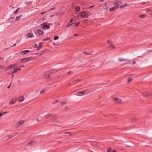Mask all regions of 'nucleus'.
Returning <instances> with one entry per match:
<instances>
[{
	"label": "nucleus",
	"instance_id": "1",
	"mask_svg": "<svg viewBox=\"0 0 152 152\" xmlns=\"http://www.w3.org/2000/svg\"><path fill=\"white\" fill-rule=\"evenodd\" d=\"M80 15L83 18H87L89 15L88 12L86 11H83L80 14Z\"/></svg>",
	"mask_w": 152,
	"mask_h": 152
},
{
	"label": "nucleus",
	"instance_id": "2",
	"mask_svg": "<svg viewBox=\"0 0 152 152\" xmlns=\"http://www.w3.org/2000/svg\"><path fill=\"white\" fill-rule=\"evenodd\" d=\"M17 64L13 65H12L11 66H10L9 67V69H12L13 67H14L15 68L14 69L13 72H12V71H10L11 72H12L11 73L12 74V75H13H13H12V74L13 73H16V72H17V71H18L17 69H15V68L16 67H17Z\"/></svg>",
	"mask_w": 152,
	"mask_h": 152
},
{
	"label": "nucleus",
	"instance_id": "3",
	"mask_svg": "<svg viewBox=\"0 0 152 152\" xmlns=\"http://www.w3.org/2000/svg\"><path fill=\"white\" fill-rule=\"evenodd\" d=\"M33 58L31 57H27L26 58H23L21 59V63H23L26 62L30 61V60H32Z\"/></svg>",
	"mask_w": 152,
	"mask_h": 152
},
{
	"label": "nucleus",
	"instance_id": "4",
	"mask_svg": "<svg viewBox=\"0 0 152 152\" xmlns=\"http://www.w3.org/2000/svg\"><path fill=\"white\" fill-rule=\"evenodd\" d=\"M51 73L49 72H47L44 74V77L46 79H48L50 77Z\"/></svg>",
	"mask_w": 152,
	"mask_h": 152
},
{
	"label": "nucleus",
	"instance_id": "5",
	"mask_svg": "<svg viewBox=\"0 0 152 152\" xmlns=\"http://www.w3.org/2000/svg\"><path fill=\"white\" fill-rule=\"evenodd\" d=\"M113 100L117 104H121L122 102V101L121 99L116 98H113Z\"/></svg>",
	"mask_w": 152,
	"mask_h": 152
},
{
	"label": "nucleus",
	"instance_id": "6",
	"mask_svg": "<svg viewBox=\"0 0 152 152\" xmlns=\"http://www.w3.org/2000/svg\"><path fill=\"white\" fill-rule=\"evenodd\" d=\"M23 120H21L18 121L16 123V126H19L22 124L24 122Z\"/></svg>",
	"mask_w": 152,
	"mask_h": 152
},
{
	"label": "nucleus",
	"instance_id": "7",
	"mask_svg": "<svg viewBox=\"0 0 152 152\" xmlns=\"http://www.w3.org/2000/svg\"><path fill=\"white\" fill-rule=\"evenodd\" d=\"M118 60L119 61H127V63H129L130 61V60H128L127 59H123V58L119 59H118Z\"/></svg>",
	"mask_w": 152,
	"mask_h": 152
},
{
	"label": "nucleus",
	"instance_id": "8",
	"mask_svg": "<svg viewBox=\"0 0 152 152\" xmlns=\"http://www.w3.org/2000/svg\"><path fill=\"white\" fill-rule=\"evenodd\" d=\"M20 133L19 132H17L14 133L12 135H10L9 136V138H11L12 137H13L18 134Z\"/></svg>",
	"mask_w": 152,
	"mask_h": 152
},
{
	"label": "nucleus",
	"instance_id": "9",
	"mask_svg": "<svg viewBox=\"0 0 152 152\" xmlns=\"http://www.w3.org/2000/svg\"><path fill=\"white\" fill-rule=\"evenodd\" d=\"M86 91H79L77 93V95L78 96H81L84 94L85 93Z\"/></svg>",
	"mask_w": 152,
	"mask_h": 152
},
{
	"label": "nucleus",
	"instance_id": "10",
	"mask_svg": "<svg viewBox=\"0 0 152 152\" xmlns=\"http://www.w3.org/2000/svg\"><path fill=\"white\" fill-rule=\"evenodd\" d=\"M150 93L149 92H146L143 93L142 95L145 97H147L149 95H150Z\"/></svg>",
	"mask_w": 152,
	"mask_h": 152
},
{
	"label": "nucleus",
	"instance_id": "11",
	"mask_svg": "<svg viewBox=\"0 0 152 152\" xmlns=\"http://www.w3.org/2000/svg\"><path fill=\"white\" fill-rule=\"evenodd\" d=\"M54 117V116L51 114H48L45 116V118H53Z\"/></svg>",
	"mask_w": 152,
	"mask_h": 152
},
{
	"label": "nucleus",
	"instance_id": "12",
	"mask_svg": "<svg viewBox=\"0 0 152 152\" xmlns=\"http://www.w3.org/2000/svg\"><path fill=\"white\" fill-rule=\"evenodd\" d=\"M35 142L34 141L31 140L29 143H28V144H27V146L31 145H33Z\"/></svg>",
	"mask_w": 152,
	"mask_h": 152
},
{
	"label": "nucleus",
	"instance_id": "13",
	"mask_svg": "<svg viewBox=\"0 0 152 152\" xmlns=\"http://www.w3.org/2000/svg\"><path fill=\"white\" fill-rule=\"evenodd\" d=\"M33 34L32 33H28L27 34L28 38H31L33 37Z\"/></svg>",
	"mask_w": 152,
	"mask_h": 152
},
{
	"label": "nucleus",
	"instance_id": "14",
	"mask_svg": "<svg viewBox=\"0 0 152 152\" xmlns=\"http://www.w3.org/2000/svg\"><path fill=\"white\" fill-rule=\"evenodd\" d=\"M108 43H109V47L110 48L113 49L115 48L114 45L111 42H110L109 41H108Z\"/></svg>",
	"mask_w": 152,
	"mask_h": 152
},
{
	"label": "nucleus",
	"instance_id": "15",
	"mask_svg": "<svg viewBox=\"0 0 152 152\" xmlns=\"http://www.w3.org/2000/svg\"><path fill=\"white\" fill-rule=\"evenodd\" d=\"M29 51H30L28 50H24L20 52V54L21 55H23L28 52Z\"/></svg>",
	"mask_w": 152,
	"mask_h": 152
},
{
	"label": "nucleus",
	"instance_id": "16",
	"mask_svg": "<svg viewBox=\"0 0 152 152\" xmlns=\"http://www.w3.org/2000/svg\"><path fill=\"white\" fill-rule=\"evenodd\" d=\"M43 24L44 25V27H45V29L46 28H47V29H49L50 27V26L49 25H47V23H46L45 22H44L43 23Z\"/></svg>",
	"mask_w": 152,
	"mask_h": 152
},
{
	"label": "nucleus",
	"instance_id": "17",
	"mask_svg": "<svg viewBox=\"0 0 152 152\" xmlns=\"http://www.w3.org/2000/svg\"><path fill=\"white\" fill-rule=\"evenodd\" d=\"M22 15L20 14L19 15L17 16L16 17V18L15 19V20L16 21H18L21 19V18Z\"/></svg>",
	"mask_w": 152,
	"mask_h": 152
},
{
	"label": "nucleus",
	"instance_id": "18",
	"mask_svg": "<svg viewBox=\"0 0 152 152\" xmlns=\"http://www.w3.org/2000/svg\"><path fill=\"white\" fill-rule=\"evenodd\" d=\"M37 32L39 35H41L43 33V31L41 29H39L38 30Z\"/></svg>",
	"mask_w": 152,
	"mask_h": 152
},
{
	"label": "nucleus",
	"instance_id": "19",
	"mask_svg": "<svg viewBox=\"0 0 152 152\" xmlns=\"http://www.w3.org/2000/svg\"><path fill=\"white\" fill-rule=\"evenodd\" d=\"M75 9L76 11L77 12H79L80 11V8L79 6H77L75 7Z\"/></svg>",
	"mask_w": 152,
	"mask_h": 152
},
{
	"label": "nucleus",
	"instance_id": "20",
	"mask_svg": "<svg viewBox=\"0 0 152 152\" xmlns=\"http://www.w3.org/2000/svg\"><path fill=\"white\" fill-rule=\"evenodd\" d=\"M16 101L14 99H12L10 102V104L12 105L15 103Z\"/></svg>",
	"mask_w": 152,
	"mask_h": 152
},
{
	"label": "nucleus",
	"instance_id": "21",
	"mask_svg": "<svg viewBox=\"0 0 152 152\" xmlns=\"http://www.w3.org/2000/svg\"><path fill=\"white\" fill-rule=\"evenodd\" d=\"M114 7H115L114 8H115V9H117L118 8V4L116 3H114Z\"/></svg>",
	"mask_w": 152,
	"mask_h": 152
},
{
	"label": "nucleus",
	"instance_id": "22",
	"mask_svg": "<svg viewBox=\"0 0 152 152\" xmlns=\"http://www.w3.org/2000/svg\"><path fill=\"white\" fill-rule=\"evenodd\" d=\"M44 52H45V51L43 50L42 52H41L39 53H36V54L38 55L39 56H40L42 55L44 53Z\"/></svg>",
	"mask_w": 152,
	"mask_h": 152
},
{
	"label": "nucleus",
	"instance_id": "23",
	"mask_svg": "<svg viewBox=\"0 0 152 152\" xmlns=\"http://www.w3.org/2000/svg\"><path fill=\"white\" fill-rule=\"evenodd\" d=\"M24 100V98L23 97H22L19 98V102H21L23 101Z\"/></svg>",
	"mask_w": 152,
	"mask_h": 152
},
{
	"label": "nucleus",
	"instance_id": "24",
	"mask_svg": "<svg viewBox=\"0 0 152 152\" xmlns=\"http://www.w3.org/2000/svg\"><path fill=\"white\" fill-rule=\"evenodd\" d=\"M65 133L68 134V135H67L68 136H72V134H71L70 132H67Z\"/></svg>",
	"mask_w": 152,
	"mask_h": 152
},
{
	"label": "nucleus",
	"instance_id": "25",
	"mask_svg": "<svg viewBox=\"0 0 152 152\" xmlns=\"http://www.w3.org/2000/svg\"><path fill=\"white\" fill-rule=\"evenodd\" d=\"M116 10L115 9V8L114 7H111L109 9V11L110 12H112L113 11H114L115 10Z\"/></svg>",
	"mask_w": 152,
	"mask_h": 152
},
{
	"label": "nucleus",
	"instance_id": "26",
	"mask_svg": "<svg viewBox=\"0 0 152 152\" xmlns=\"http://www.w3.org/2000/svg\"><path fill=\"white\" fill-rule=\"evenodd\" d=\"M65 102H61V105H63V106L65 108H66V105L65 106L64 105H63V104H65Z\"/></svg>",
	"mask_w": 152,
	"mask_h": 152
},
{
	"label": "nucleus",
	"instance_id": "27",
	"mask_svg": "<svg viewBox=\"0 0 152 152\" xmlns=\"http://www.w3.org/2000/svg\"><path fill=\"white\" fill-rule=\"evenodd\" d=\"M145 16V15H139V17L140 18H143Z\"/></svg>",
	"mask_w": 152,
	"mask_h": 152
},
{
	"label": "nucleus",
	"instance_id": "28",
	"mask_svg": "<svg viewBox=\"0 0 152 152\" xmlns=\"http://www.w3.org/2000/svg\"><path fill=\"white\" fill-rule=\"evenodd\" d=\"M73 23L75 24V25L76 26H78L80 24V23L77 22V23Z\"/></svg>",
	"mask_w": 152,
	"mask_h": 152
},
{
	"label": "nucleus",
	"instance_id": "29",
	"mask_svg": "<svg viewBox=\"0 0 152 152\" xmlns=\"http://www.w3.org/2000/svg\"><path fill=\"white\" fill-rule=\"evenodd\" d=\"M73 23H71V22H69L68 25H67V27H68L69 26H71L72 25V24Z\"/></svg>",
	"mask_w": 152,
	"mask_h": 152
},
{
	"label": "nucleus",
	"instance_id": "30",
	"mask_svg": "<svg viewBox=\"0 0 152 152\" xmlns=\"http://www.w3.org/2000/svg\"><path fill=\"white\" fill-rule=\"evenodd\" d=\"M19 9V8H18V9H16L15 10L14 12V14H17V13L18 12V10Z\"/></svg>",
	"mask_w": 152,
	"mask_h": 152
},
{
	"label": "nucleus",
	"instance_id": "31",
	"mask_svg": "<svg viewBox=\"0 0 152 152\" xmlns=\"http://www.w3.org/2000/svg\"><path fill=\"white\" fill-rule=\"evenodd\" d=\"M59 38V37L58 36H55L54 38V40H56L58 39Z\"/></svg>",
	"mask_w": 152,
	"mask_h": 152
},
{
	"label": "nucleus",
	"instance_id": "32",
	"mask_svg": "<svg viewBox=\"0 0 152 152\" xmlns=\"http://www.w3.org/2000/svg\"><path fill=\"white\" fill-rule=\"evenodd\" d=\"M127 5V4H123V5H122L121 7V8H123L124 7H125V6H126Z\"/></svg>",
	"mask_w": 152,
	"mask_h": 152
},
{
	"label": "nucleus",
	"instance_id": "33",
	"mask_svg": "<svg viewBox=\"0 0 152 152\" xmlns=\"http://www.w3.org/2000/svg\"><path fill=\"white\" fill-rule=\"evenodd\" d=\"M50 39V38H46L45 39H44L42 40V41H45L48 40H49Z\"/></svg>",
	"mask_w": 152,
	"mask_h": 152
},
{
	"label": "nucleus",
	"instance_id": "34",
	"mask_svg": "<svg viewBox=\"0 0 152 152\" xmlns=\"http://www.w3.org/2000/svg\"><path fill=\"white\" fill-rule=\"evenodd\" d=\"M42 43H39V46H38V47L39 48H42Z\"/></svg>",
	"mask_w": 152,
	"mask_h": 152
},
{
	"label": "nucleus",
	"instance_id": "35",
	"mask_svg": "<svg viewBox=\"0 0 152 152\" xmlns=\"http://www.w3.org/2000/svg\"><path fill=\"white\" fill-rule=\"evenodd\" d=\"M45 92V90H42L40 92V94H42L44 93Z\"/></svg>",
	"mask_w": 152,
	"mask_h": 152
},
{
	"label": "nucleus",
	"instance_id": "36",
	"mask_svg": "<svg viewBox=\"0 0 152 152\" xmlns=\"http://www.w3.org/2000/svg\"><path fill=\"white\" fill-rule=\"evenodd\" d=\"M132 78H128L127 82H128V83L129 82H130L131 81H132Z\"/></svg>",
	"mask_w": 152,
	"mask_h": 152
},
{
	"label": "nucleus",
	"instance_id": "37",
	"mask_svg": "<svg viewBox=\"0 0 152 152\" xmlns=\"http://www.w3.org/2000/svg\"><path fill=\"white\" fill-rule=\"evenodd\" d=\"M112 151L111 148H109V149L107 151V152H110Z\"/></svg>",
	"mask_w": 152,
	"mask_h": 152
},
{
	"label": "nucleus",
	"instance_id": "38",
	"mask_svg": "<svg viewBox=\"0 0 152 152\" xmlns=\"http://www.w3.org/2000/svg\"><path fill=\"white\" fill-rule=\"evenodd\" d=\"M78 34H75L74 36H73V37H76V36H78Z\"/></svg>",
	"mask_w": 152,
	"mask_h": 152
},
{
	"label": "nucleus",
	"instance_id": "39",
	"mask_svg": "<svg viewBox=\"0 0 152 152\" xmlns=\"http://www.w3.org/2000/svg\"><path fill=\"white\" fill-rule=\"evenodd\" d=\"M42 28L43 29H45V27H44V25H43V26L41 28Z\"/></svg>",
	"mask_w": 152,
	"mask_h": 152
},
{
	"label": "nucleus",
	"instance_id": "40",
	"mask_svg": "<svg viewBox=\"0 0 152 152\" xmlns=\"http://www.w3.org/2000/svg\"><path fill=\"white\" fill-rule=\"evenodd\" d=\"M46 12H42L40 14L41 15H42V14H44V13H45Z\"/></svg>",
	"mask_w": 152,
	"mask_h": 152
},
{
	"label": "nucleus",
	"instance_id": "41",
	"mask_svg": "<svg viewBox=\"0 0 152 152\" xmlns=\"http://www.w3.org/2000/svg\"><path fill=\"white\" fill-rule=\"evenodd\" d=\"M112 152H118L117 151L115 150V149H113V151H112Z\"/></svg>",
	"mask_w": 152,
	"mask_h": 152
},
{
	"label": "nucleus",
	"instance_id": "42",
	"mask_svg": "<svg viewBox=\"0 0 152 152\" xmlns=\"http://www.w3.org/2000/svg\"><path fill=\"white\" fill-rule=\"evenodd\" d=\"M3 67V66L2 65H1L0 64V68L1 69Z\"/></svg>",
	"mask_w": 152,
	"mask_h": 152
},
{
	"label": "nucleus",
	"instance_id": "43",
	"mask_svg": "<svg viewBox=\"0 0 152 152\" xmlns=\"http://www.w3.org/2000/svg\"><path fill=\"white\" fill-rule=\"evenodd\" d=\"M72 21H73V19H71L69 22H71V23H73Z\"/></svg>",
	"mask_w": 152,
	"mask_h": 152
},
{
	"label": "nucleus",
	"instance_id": "44",
	"mask_svg": "<svg viewBox=\"0 0 152 152\" xmlns=\"http://www.w3.org/2000/svg\"><path fill=\"white\" fill-rule=\"evenodd\" d=\"M71 71H69L67 73V74L69 75L71 73Z\"/></svg>",
	"mask_w": 152,
	"mask_h": 152
},
{
	"label": "nucleus",
	"instance_id": "45",
	"mask_svg": "<svg viewBox=\"0 0 152 152\" xmlns=\"http://www.w3.org/2000/svg\"><path fill=\"white\" fill-rule=\"evenodd\" d=\"M10 86H11V85H10L7 87V88L8 89H9L10 88Z\"/></svg>",
	"mask_w": 152,
	"mask_h": 152
},
{
	"label": "nucleus",
	"instance_id": "46",
	"mask_svg": "<svg viewBox=\"0 0 152 152\" xmlns=\"http://www.w3.org/2000/svg\"><path fill=\"white\" fill-rule=\"evenodd\" d=\"M40 49V48L38 47L37 50H39Z\"/></svg>",
	"mask_w": 152,
	"mask_h": 152
},
{
	"label": "nucleus",
	"instance_id": "47",
	"mask_svg": "<svg viewBox=\"0 0 152 152\" xmlns=\"http://www.w3.org/2000/svg\"><path fill=\"white\" fill-rule=\"evenodd\" d=\"M16 43H15L12 46V47L15 46H16Z\"/></svg>",
	"mask_w": 152,
	"mask_h": 152
},
{
	"label": "nucleus",
	"instance_id": "48",
	"mask_svg": "<svg viewBox=\"0 0 152 152\" xmlns=\"http://www.w3.org/2000/svg\"><path fill=\"white\" fill-rule=\"evenodd\" d=\"M135 63H136L135 61H133V64H135Z\"/></svg>",
	"mask_w": 152,
	"mask_h": 152
},
{
	"label": "nucleus",
	"instance_id": "49",
	"mask_svg": "<svg viewBox=\"0 0 152 152\" xmlns=\"http://www.w3.org/2000/svg\"><path fill=\"white\" fill-rule=\"evenodd\" d=\"M7 113V112H3L2 114H4H4H6V113Z\"/></svg>",
	"mask_w": 152,
	"mask_h": 152
},
{
	"label": "nucleus",
	"instance_id": "50",
	"mask_svg": "<svg viewBox=\"0 0 152 152\" xmlns=\"http://www.w3.org/2000/svg\"><path fill=\"white\" fill-rule=\"evenodd\" d=\"M89 141H93V139H91V140H89Z\"/></svg>",
	"mask_w": 152,
	"mask_h": 152
},
{
	"label": "nucleus",
	"instance_id": "51",
	"mask_svg": "<svg viewBox=\"0 0 152 152\" xmlns=\"http://www.w3.org/2000/svg\"><path fill=\"white\" fill-rule=\"evenodd\" d=\"M94 7V6H91L89 7V8H92Z\"/></svg>",
	"mask_w": 152,
	"mask_h": 152
},
{
	"label": "nucleus",
	"instance_id": "52",
	"mask_svg": "<svg viewBox=\"0 0 152 152\" xmlns=\"http://www.w3.org/2000/svg\"><path fill=\"white\" fill-rule=\"evenodd\" d=\"M83 53H86V54H88V53H86V52H83Z\"/></svg>",
	"mask_w": 152,
	"mask_h": 152
},
{
	"label": "nucleus",
	"instance_id": "53",
	"mask_svg": "<svg viewBox=\"0 0 152 152\" xmlns=\"http://www.w3.org/2000/svg\"><path fill=\"white\" fill-rule=\"evenodd\" d=\"M20 66L22 67H24V65H22L21 66Z\"/></svg>",
	"mask_w": 152,
	"mask_h": 152
},
{
	"label": "nucleus",
	"instance_id": "54",
	"mask_svg": "<svg viewBox=\"0 0 152 152\" xmlns=\"http://www.w3.org/2000/svg\"><path fill=\"white\" fill-rule=\"evenodd\" d=\"M40 121V120H39V119H37V121Z\"/></svg>",
	"mask_w": 152,
	"mask_h": 152
},
{
	"label": "nucleus",
	"instance_id": "55",
	"mask_svg": "<svg viewBox=\"0 0 152 152\" xmlns=\"http://www.w3.org/2000/svg\"><path fill=\"white\" fill-rule=\"evenodd\" d=\"M55 9V8H51V9H50L49 10H53V9Z\"/></svg>",
	"mask_w": 152,
	"mask_h": 152
},
{
	"label": "nucleus",
	"instance_id": "56",
	"mask_svg": "<svg viewBox=\"0 0 152 152\" xmlns=\"http://www.w3.org/2000/svg\"><path fill=\"white\" fill-rule=\"evenodd\" d=\"M18 69V70H20L21 69L20 68V69Z\"/></svg>",
	"mask_w": 152,
	"mask_h": 152
},
{
	"label": "nucleus",
	"instance_id": "57",
	"mask_svg": "<svg viewBox=\"0 0 152 152\" xmlns=\"http://www.w3.org/2000/svg\"><path fill=\"white\" fill-rule=\"evenodd\" d=\"M88 54L89 55H91V53H88Z\"/></svg>",
	"mask_w": 152,
	"mask_h": 152
},
{
	"label": "nucleus",
	"instance_id": "58",
	"mask_svg": "<svg viewBox=\"0 0 152 152\" xmlns=\"http://www.w3.org/2000/svg\"><path fill=\"white\" fill-rule=\"evenodd\" d=\"M53 103H55V101H54V102H53Z\"/></svg>",
	"mask_w": 152,
	"mask_h": 152
},
{
	"label": "nucleus",
	"instance_id": "59",
	"mask_svg": "<svg viewBox=\"0 0 152 152\" xmlns=\"http://www.w3.org/2000/svg\"><path fill=\"white\" fill-rule=\"evenodd\" d=\"M7 49V48L5 49V50H6Z\"/></svg>",
	"mask_w": 152,
	"mask_h": 152
}]
</instances>
